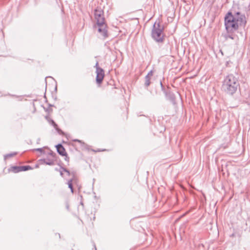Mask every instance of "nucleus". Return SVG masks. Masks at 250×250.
<instances>
[{"label": "nucleus", "mask_w": 250, "mask_h": 250, "mask_svg": "<svg viewBox=\"0 0 250 250\" xmlns=\"http://www.w3.org/2000/svg\"><path fill=\"white\" fill-rule=\"evenodd\" d=\"M246 23L245 15L239 12H229L225 18V25L228 32L235 31L239 26H244Z\"/></svg>", "instance_id": "1"}, {"label": "nucleus", "mask_w": 250, "mask_h": 250, "mask_svg": "<svg viewBox=\"0 0 250 250\" xmlns=\"http://www.w3.org/2000/svg\"><path fill=\"white\" fill-rule=\"evenodd\" d=\"M239 85V83L237 78L230 74L225 78L222 88L228 94L232 95L236 91Z\"/></svg>", "instance_id": "2"}, {"label": "nucleus", "mask_w": 250, "mask_h": 250, "mask_svg": "<svg viewBox=\"0 0 250 250\" xmlns=\"http://www.w3.org/2000/svg\"><path fill=\"white\" fill-rule=\"evenodd\" d=\"M94 15L98 26V31L103 38H105L107 37V33L106 29V25L104 17V12L102 9L97 8L95 10Z\"/></svg>", "instance_id": "3"}, {"label": "nucleus", "mask_w": 250, "mask_h": 250, "mask_svg": "<svg viewBox=\"0 0 250 250\" xmlns=\"http://www.w3.org/2000/svg\"><path fill=\"white\" fill-rule=\"evenodd\" d=\"M164 26L160 22H155L151 31V37L156 42H161L164 40Z\"/></svg>", "instance_id": "4"}, {"label": "nucleus", "mask_w": 250, "mask_h": 250, "mask_svg": "<svg viewBox=\"0 0 250 250\" xmlns=\"http://www.w3.org/2000/svg\"><path fill=\"white\" fill-rule=\"evenodd\" d=\"M95 67L96 68V82L100 84L104 76V71L99 66L98 62L96 63Z\"/></svg>", "instance_id": "5"}, {"label": "nucleus", "mask_w": 250, "mask_h": 250, "mask_svg": "<svg viewBox=\"0 0 250 250\" xmlns=\"http://www.w3.org/2000/svg\"><path fill=\"white\" fill-rule=\"evenodd\" d=\"M56 148L58 152L62 156H64L66 154L64 147L61 144H59L56 146Z\"/></svg>", "instance_id": "6"}, {"label": "nucleus", "mask_w": 250, "mask_h": 250, "mask_svg": "<svg viewBox=\"0 0 250 250\" xmlns=\"http://www.w3.org/2000/svg\"><path fill=\"white\" fill-rule=\"evenodd\" d=\"M48 121L49 122L50 124H51V125H52L54 126V127L58 132V133L59 134H64L63 132L58 127L57 125L55 123V122L53 120H48Z\"/></svg>", "instance_id": "7"}, {"label": "nucleus", "mask_w": 250, "mask_h": 250, "mask_svg": "<svg viewBox=\"0 0 250 250\" xmlns=\"http://www.w3.org/2000/svg\"><path fill=\"white\" fill-rule=\"evenodd\" d=\"M76 179L74 176H73V178L69 180L67 182V185L68 186V188L70 189L72 193L74 192V189L73 188V183L75 182Z\"/></svg>", "instance_id": "8"}, {"label": "nucleus", "mask_w": 250, "mask_h": 250, "mask_svg": "<svg viewBox=\"0 0 250 250\" xmlns=\"http://www.w3.org/2000/svg\"><path fill=\"white\" fill-rule=\"evenodd\" d=\"M21 171H24L32 169V168L30 166H20V168Z\"/></svg>", "instance_id": "9"}, {"label": "nucleus", "mask_w": 250, "mask_h": 250, "mask_svg": "<svg viewBox=\"0 0 250 250\" xmlns=\"http://www.w3.org/2000/svg\"><path fill=\"white\" fill-rule=\"evenodd\" d=\"M20 166H14L11 167L12 171L14 173H17L21 171Z\"/></svg>", "instance_id": "10"}, {"label": "nucleus", "mask_w": 250, "mask_h": 250, "mask_svg": "<svg viewBox=\"0 0 250 250\" xmlns=\"http://www.w3.org/2000/svg\"><path fill=\"white\" fill-rule=\"evenodd\" d=\"M151 78L148 77V76H146L145 77V84L146 86H148L150 84V80Z\"/></svg>", "instance_id": "11"}, {"label": "nucleus", "mask_w": 250, "mask_h": 250, "mask_svg": "<svg viewBox=\"0 0 250 250\" xmlns=\"http://www.w3.org/2000/svg\"><path fill=\"white\" fill-rule=\"evenodd\" d=\"M16 154L17 153L16 152L7 154L4 156V159L5 160L9 157H13L15 156Z\"/></svg>", "instance_id": "12"}, {"label": "nucleus", "mask_w": 250, "mask_h": 250, "mask_svg": "<svg viewBox=\"0 0 250 250\" xmlns=\"http://www.w3.org/2000/svg\"><path fill=\"white\" fill-rule=\"evenodd\" d=\"M44 163L46 165L52 166L54 164V162L50 160H46L45 159L44 160Z\"/></svg>", "instance_id": "13"}, {"label": "nucleus", "mask_w": 250, "mask_h": 250, "mask_svg": "<svg viewBox=\"0 0 250 250\" xmlns=\"http://www.w3.org/2000/svg\"><path fill=\"white\" fill-rule=\"evenodd\" d=\"M61 169H62L64 172H65L68 176L70 175V172L69 170L63 167H62Z\"/></svg>", "instance_id": "14"}, {"label": "nucleus", "mask_w": 250, "mask_h": 250, "mask_svg": "<svg viewBox=\"0 0 250 250\" xmlns=\"http://www.w3.org/2000/svg\"><path fill=\"white\" fill-rule=\"evenodd\" d=\"M153 72L152 70L150 71L146 76H148L150 78L153 76Z\"/></svg>", "instance_id": "15"}, {"label": "nucleus", "mask_w": 250, "mask_h": 250, "mask_svg": "<svg viewBox=\"0 0 250 250\" xmlns=\"http://www.w3.org/2000/svg\"><path fill=\"white\" fill-rule=\"evenodd\" d=\"M73 141L74 142H79V143H80L82 145H84V143L82 141L80 140H78V139H74L73 140Z\"/></svg>", "instance_id": "16"}, {"label": "nucleus", "mask_w": 250, "mask_h": 250, "mask_svg": "<svg viewBox=\"0 0 250 250\" xmlns=\"http://www.w3.org/2000/svg\"><path fill=\"white\" fill-rule=\"evenodd\" d=\"M226 38L227 39H228L229 38L231 39L232 40L234 39V37L232 35H227Z\"/></svg>", "instance_id": "17"}, {"label": "nucleus", "mask_w": 250, "mask_h": 250, "mask_svg": "<svg viewBox=\"0 0 250 250\" xmlns=\"http://www.w3.org/2000/svg\"><path fill=\"white\" fill-rule=\"evenodd\" d=\"M59 172H60V175H61L62 177H63V170H62V169H61L59 170Z\"/></svg>", "instance_id": "18"}, {"label": "nucleus", "mask_w": 250, "mask_h": 250, "mask_svg": "<svg viewBox=\"0 0 250 250\" xmlns=\"http://www.w3.org/2000/svg\"><path fill=\"white\" fill-rule=\"evenodd\" d=\"M36 150H37V151H40V152H42V148H37V149H36Z\"/></svg>", "instance_id": "19"}]
</instances>
